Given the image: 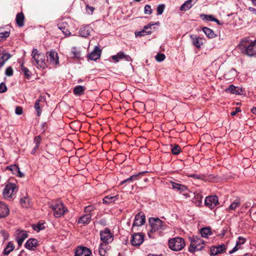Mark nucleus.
<instances>
[{"mask_svg":"<svg viewBox=\"0 0 256 256\" xmlns=\"http://www.w3.org/2000/svg\"><path fill=\"white\" fill-rule=\"evenodd\" d=\"M32 63L36 66L38 68L44 69L46 68L45 62V56L44 54L39 52L36 48L33 49L32 52Z\"/></svg>","mask_w":256,"mask_h":256,"instance_id":"1","label":"nucleus"},{"mask_svg":"<svg viewBox=\"0 0 256 256\" xmlns=\"http://www.w3.org/2000/svg\"><path fill=\"white\" fill-rule=\"evenodd\" d=\"M149 224L150 226V230L148 232V236L150 238H154V236L152 235V233L164 229V222L158 218H150Z\"/></svg>","mask_w":256,"mask_h":256,"instance_id":"2","label":"nucleus"},{"mask_svg":"<svg viewBox=\"0 0 256 256\" xmlns=\"http://www.w3.org/2000/svg\"><path fill=\"white\" fill-rule=\"evenodd\" d=\"M50 207L53 210L54 216L56 218H60L68 211V209L64 206L62 202L59 200L52 202L50 205Z\"/></svg>","mask_w":256,"mask_h":256,"instance_id":"3","label":"nucleus"},{"mask_svg":"<svg viewBox=\"0 0 256 256\" xmlns=\"http://www.w3.org/2000/svg\"><path fill=\"white\" fill-rule=\"evenodd\" d=\"M169 248L174 251H179L182 250L184 246V240L180 237H176L169 240Z\"/></svg>","mask_w":256,"mask_h":256,"instance_id":"4","label":"nucleus"},{"mask_svg":"<svg viewBox=\"0 0 256 256\" xmlns=\"http://www.w3.org/2000/svg\"><path fill=\"white\" fill-rule=\"evenodd\" d=\"M190 244L189 251L194 252L201 250L204 247V241L200 238L192 236L190 238Z\"/></svg>","mask_w":256,"mask_h":256,"instance_id":"5","label":"nucleus"},{"mask_svg":"<svg viewBox=\"0 0 256 256\" xmlns=\"http://www.w3.org/2000/svg\"><path fill=\"white\" fill-rule=\"evenodd\" d=\"M17 190L16 184L10 182L6 186L3 190V196L6 199L13 198Z\"/></svg>","mask_w":256,"mask_h":256,"instance_id":"6","label":"nucleus"},{"mask_svg":"<svg viewBox=\"0 0 256 256\" xmlns=\"http://www.w3.org/2000/svg\"><path fill=\"white\" fill-rule=\"evenodd\" d=\"M100 240L104 244H110L114 240V234L108 228L100 231Z\"/></svg>","mask_w":256,"mask_h":256,"instance_id":"7","label":"nucleus"},{"mask_svg":"<svg viewBox=\"0 0 256 256\" xmlns=\"http://www.w3.org/2000/svg\"><path fill=\"white\" fill-rule=\"evenodd\" d=\"M242 50L244 53L250 56L256 55V39L251 41L248 46L244 45Z\"/></svg>","mask_w":256,"mask_h":256,"instance_id":"8","label":"nucleus"},{"mask_svg":"<svg viewBox=\"0 0 256 256\" xmlns=\"http://www.w3.org/2000/svg\"><path fill=\"white\" fill-rule=\"evenodd\" d=\"M204 204L210 209H213L219 204L218 197L216 196H208L205 198Z\"/></svg>","mask_w":256,"mask_h":256,"instance_id":"9","label":"nucleus"},{"mask_svg":"<svg viewBox=\"0 0 256 256\" xmlns=\"http://www.w3.org/2000/svg\"><path fill=\"white\" fill-rule=\"evenodd\" d=\"M47 61L52 66H56L59 64L58 57L57 52L54 50L48 52L46 54Z\"/></svg>","mask_w":256,"mask_h":256,"instance_id":"10","label":"nucleus"},{"mask_svg":"<svg viewBox=\"0 0 256 256\" xmlns=\"http://www.w3.org/2000/svg\"><path fill=\"white\" fill-rule=\"evenodd\" d=\"M144 240V236L142 233H136L132 237L131 244L134 246H138Z\"/></svg>","mask_w":256,"mask_h":256,"instance_id":"11","label":"nucleus"},{"mask_svg":"<svg viewBox=\"0 0 256 256\" xmlns=\"http://www.w3.org/2000/svg\"><path fill=\"white\" fill-rule=\"evenodd\" d=\"M74 256H92V252L86 247H78L75 252Z\"/></svg>","mask_w":256,"mask_h":256,"instance_id":"12","label":"nucleus"},{"mask_svg":"<svg viewBox=\"0 0 256 256\" xmlns=\"http://www.w3.org/2000/svg\"><path fill=\"white\" fill-rule=\"evenodd\" d=\"M146 217L144 214L140 212L135 216L132 226H140L145 222Z\"/></svg>","mask_w":256,"mask_h":256,"instance_id":"13","label":"nucleus"},{"mask_svg":"<svg viewBox=\"0 0 256 256\" xmlns=\"http://www.w3.org/2000/svg\"><path fill=\"white\" fill-rule=\"evenodd\" d=\"M101 53V50L98 46H96L93 51L88 56V58L92 60H96L100 58Z\"/></svg>","mask_w":256,"mask_h":256,"instance_id":"14","label":"nucleus"},{"mask_svg":"<svg viewBox=\"0 0 256 256\" xmlns=\"http://www.w3.org/2000/svg\"><path fill=\"white\" fill-rule=\"evenodd\" d=\"M112 59L115 62H118L122 59H124L127 62H130L132 60V58L130 56L124 54L122 52H120L112 56Z\"/></svg>","mask_w":256,"mask_h":256,"instance_id":"15","label":"nucleus"},{"mask_svg":"<svg viewBox=\"0 0 256 256\" xmlns=\"http://www.w3.org/2000/svg\"><path fill=\"white\" fill-rule=\"evenodd\" d=\"M226 250V246L224 244H221L217 246H212L210 249V252L212 255H217L224 253Z\"/></svg>","mask_w":256,"mask_h":256,"instance_id":"16","label":"nucleus"},{"mask_svg":"<svg viewBox=\"0 0 256 256\" xmlns=\"http://www.w3.org/2000/svg\"><path fill=\"white\" fill-rule=\"evenodd\" d=\"M153 25V24H149L145 26L141 31L135 32L136 36H142L150 34L152 33L151 28Z\"/></svg>","mask_w":256,"mask_h":256,"instance_id":"17","label":"nucleus"},{"mask_svg":"<svg viewBox=\"0 0 256 256\" xmlns=\"http://www.w3.org/2000/svg\"><path fill=\"white\" fill-rule=\"evenodd\" d=\"M9 212L8 206L4 202L0 201V218H6L8 216Z\"/></svg>","mask_w":256,"mask_h":256,"instance_id":"18","label":"nucleus"},{"mask_svg":"<svg viewBox=\"0 0 256 256\" xmlns=\"http://www.w3.org/2000/svg\"><path fill=\"white\" fill-rule=\"evenodd\" d=\"M38 246V240L35 238H30L26 242L25 247L30 250H35Z\"/></svg>","mask_w":256,"mask_h":256,"instance_id":"19","label":"nucleus"},{"mask_svg":"<svg viewBox=\"0 0 256 256\" xmlns=\"http://www.w3.org/2000/svg\"><path fill=\"white\" fill-rule=\"evenodd\" d=\"M92 30V28L89 26H84L80 28L79 34L82 37L87 38L90 35Z\"/></svg>","mask_w":256,"mask_h":256,"instance_id":"20","label":"nucleus"},{"mask_svg":"<svg viewBox=\"0 0 256 256\" xmlns=\"http://www.w3.org/2000/svg\"><path fill=\"white\" fill-rule=\"evenodd\" d=\"M225 92L236 94H242V88L230 85L225 90Z\"/></svg>","mask_w":256,"mask_h":256,"instance_id":"21","label":"nucleus"},{"mask_svg":"<svg viewBox=\"0 0 256 256\" xmlns=\"http://www.w3.org/2000/svg\"><path fill=\"white\" fill-rule=\"evenodd\" d=\"M28 235L26 231L21 230L17 234L16 240L18 242V246L22 244L24 240L28 237Z\"/></svg>","mask_w":256,"mask_h":256,"instance_id":"22","label":"nucleus"},{"mask_svg":"<svg viewBox=\"0 0 256 256\" xmlns=\"http://www.w3.org/2000/svg\"><path fill=\"white\" fill-rule=\"evenodd\" d=\"M20 202L21 206L24 208H30L32 204L30 198L27 196L22 197Z\"/></svg>","mask_w":256,"mask_h":256,"instance_id":"23","label":"nucleus"},{"mask_svg":"<svg viewBox=\"0 0 256 256\" xmlns=\"http://www.w3.org/2000/svg\"><path fill=\"white\" fill-rule=\"evenodd\" d=\"M170 186L172 188L180 192H184L188 190V188L184 185L181 184L174 182H170Z\"/></svg>","mask_w":256,"mask_h":256,"instance_id":"24","label":"nucleus"},{"mask_svg":"<svg viewBox=\"0 0 256 256\" xmlns=\"http://www.w3.org/2000/svg\"><path fill=\"white\" fill-rule=\"evenodd\" d=\"M108 244L101 243L98 246L99 254L100 256H106V253L109 250Z\"/></svg>","mask_w":256,"mask_h":256,"instance_id":"25","label":"nucleus"},{"mask_svg":"<svg viewBox=\"0 0 256 256\" xmlns=\"http://www.w3.org/2000/svg\"><path fill=\"white\" fill-rule=\"evenodd\" d=\"M118 198V195L114 196H107L104 198L103 202L106 204H110L114 202Z\"/></svg>","mask_w":256,"mask_h":256,"instance_id":"26","label":"nucleus"},{"mask_svg":"<svg viewBox=\"0 0 256 256\" xmlns=\"http://www.w3.org/2000/svg\"><path fill=\"white\" fill-rule=\"evenodd\" d=\"M92 218L91 214H87L80 218L78 223L86 224L90 222Z\"/></svg>","mask_w":256,"mask_h":256,"instance_id":"27","label":"nucleus"},{"mask_svg":"<svg viewBox=\"0 0 256 256\" xmlns=\"http://www.w3.org/2000/svg\"><path fill=\"white\" fill-rule=\"evenodd\" d=\"M24 15L22 12L18 13L16 16V20L18 26L22 27L24 26Z\"/></svg>","mask_w":256,"mask_h":256,"instance_id":"28","label":"nucleus"},{"mask_svg":"<svg viewBox=\"0 0 256 256\" xmlns=\"http://www.w3.org/2000/svg\"><path fill=\"white\" fill-rule=\"evenodd\" d=\"M85 88L82 86H78L74 88L73 92L76 96H80L84 93Z\"/></svg>","mask_w":256,"mask_h":256,"instance_id":"29","label":"nucleus"},{"mask_svg":"<svg viewBox=\"0 0 256 256\" xmlns=\"http://www.w3.org/2000/svg\"><path fill=\"white\" fill-rule=\"evenodd\" d=\"M192 6L191 0H188L181 6L180 10L182 11H186L190 9Z\"/></svg>","mask_w":256,"mask_h":256,"instance_id":"30","label":"nucleus"},{"mask_svg":"<svg viewBox=\"0 0 256 256\" xmlns=\"http://www.w3.org/2000/svg\"><path fill=\"white\" fill-rule=\"evenodd\" d=\"M240 206V200L239 198L235 199L229 206L228 210H235L237 208Z\"/></svg>","mask_w":256,"mask_h":256,"instance_id":"31","label":"nucleus"},{"mask_svg":"<svg viewBox=\"0 0 256 256\" xmlns=\"http://www.w3.org/2000/svg\"><path fill=\"white\" fill-rule=\"evenodd\" d=\"M14 248V246L11 242H9L3 252L4 256H8Z\"/></svg>","mask_w":256,"mask_h":256,"instance_id":"32","label":"nucleus"},{"mask_svg":"<svg viewBox=\"0 0 256 256\" xmlns=\"http://www.w3.org/2000/svg\"><path fill=\"white\" fill-rule=\"evenodd\" d=\"M202 31L206 34V35L209 38H214L216 36V34L213 32V30L207 27L203 28Z\"/></svg>","mask_w":256,"mask_h":256,"instance_id":"33","label":"nucleus"},{"mask_svg":"<svg viewBox=\"0 0 256 256\" xmlns=\"http://www.w3.org/2000/svg\"><path fill=\"white\" fill-rule=\"evenodd\" d=\"M70 56L72 58H79L80 56V52L76 48L74 47L72 49Z\"/></svg>","mask_w":256,"mask_h":256,"instance_id":"34","label":"nucleus"},{"mask_svg":"<svg viewBox=\"0 0 256 256\" xmlns=\"http://www.w3.org/2000/svg\"><path fill=\"white\" fill-rule=\"evenodd\" d=\"M192 44L198 48H200L201 45L202 44V38L198 37L192 38Z\"/></svg>","mask_w":256,"mask_h":256,"instance_id":"35","label":"nucleus"},{"mask_svg":"<svg viewBox=\"0 0 256 256\" xmlns=\"http://www.w3.org/2000/svg\"><path fill=\"white\" fill-rule=\"evenodd\" d=\"M210 230L208 228H204L200 230V234L203 238H207L208 235L210 234Z\"/></svg>","mask_w":256,"mask_h":256,"instance_id":"36","label":"nucleus"},{"mask_svg":"<svg viewBox=\"0 0 256 256\" xmlns=\"http://www.w3.org/2000/svg\"><path fill=\"white\" fill-rule=\"evenodd\" d=\"M7 168L10 170L14 174L20 172V168L16 164L9 166H7Z\"/></svg>","mask_w":256,"mask_h":256,"instance_id":"37","label":"nucleus"},{"mask_svg":"<svg viewBox=\"0 0 256 256\" xmlns=\"http://www.w3.org/2000/svg\"><path fill=\"white\" fill-rule=\"evenodd\" d=\"M21 70L24 72L26 76L29 78L30 77L31 72L25 66H24V64H20Z\"/></svg>","mask_w":256,"mask_h":256,"instance_id":"38","label":"nucleus"},{"mask_svg":"<svg viewBox=\"0 0 256 256\" xmlns=\"http://www.w3.org/2000/svg\"><path fill=\"white\" fill-rule=\"evenodd\" d=\"M194 202H196L195 200H196L198 203L201 202L203 198L202 195L200 193L198 192H196L194 193Z\"/></svg>","mask_w":256,"mask_h":256,"instance_id":"39","label":"nucleus"},{"mask_svg":"<svg viewBox=\"0 0 256 256\" xmlns=\"http://www.w3.org/2000/svg\"><path fill=\"white\" fill-rule=\"evenodd\" d=\"M180 148L178 144L175 145L173 148L171 149L172 153L174 155L178 154L180 152Z\"/></svg>","mask_w":256,"mask_h":256,"instance_id":"40","label":"nucleus"},{"mask_svg":"<svg viewBox=\"0 0 256 256\" xmlns=\"http://www.w3.org/2000/svg\"><path fill=\"white\" fill-rule=\"evenodd\" d=\"M188 176L197 180H204L205 178V176L204 174H190L188 175Z\"/></svg>","mask_w":256,"mask_h":256,"instance_id":"41","label":"nucleus"},{"mask_svg":"<svg viewBox=\"0 0 256 256\" xmlns=\"http://www.w3.org/2000/svg\"><path fill=\"white\" fill-rule=\"evenodd\" d=\"M200 17L202 19L205 21L213 22L214 18L211 15H207L204 14H200Z\"/></svg>","mask_w":256,"mask_h":256,"instance_id":"42","label":"nucleus"},{"mask_svg":"<svg viewBox=\"0 0 256 256\" xmlns=\"http://www.w3.org/2000/svg\"><path fill=\"white\" fill-rule=\"evenodd\" d=\"M58 28L62 31L66 36H68L70 34V32L64 26H62V24H58Z\"/></svg>","mask_w":256,"mask_h":256,"instance_id":"43","label":"nucleus"},{"mask_svg":"<svg viewBox=\"0 0 256 256\" xmlns=\"http://www.w3.org/2000/svg\"><path fill=\"white\" fill-rule=\"evenodd\" d=\"M40 100H36V102L34 104V108L37 112V114L38 116H40V114H41V110L40 108Z\"/></svg>","mask_w":256,"mask_h":256,"instance_id":"44","label":"nucleus"},{"mask_svg":"<svg viewBox=\"0 0 256 256\" xmlns=\"http://www.w3.org/2000/svg\"><path fill=\"white\" fill-rule=\"evenodd\" d=\"M155 58L156 61L162 62L166 58V56L163 54H158L155 56Z\"/></svg>","mask_w":256,"mask_h":256,"instance_id":"45","label":"nucleus"},{"mask_svg":"<svg viewBox=\"0 0 256 256\" xmlns=\"http://www.w3.org/2000/svg\"><path fill=\"white\" fill-rule=\"evenodd\" d=\"M44 226L43 224H38L36 225L33 226V229L36 232H39L40 230L44 229Z\"/></svg>","mask_w":256,"mask_h":256,"instance_id":"46","label":"nucleus"},{"mask_svg":"<svg viewBox=\"0 0 256 256\" xmlns=\"http://www.w3.org/2000/svg\"><path fill=\"white\" fill-rule=\"evenodd\" d=\"M164 4L158 5L157 8L158 15L162 14L164 12Z\"/></svg>","mask_w":256,"mask_h":256,"instance_id":"47","label":"nucleus"},{"mask_svg":"<svg viewBox=\"0 0 256 256\" xmlns=\"http://www.w3.org/2000/svg\"><path fill=\"white\" fill-rule=\"evenodd\" d=\"M5 74L8 76H11L13 74V70L11 66L8 67L5 72Z\"/></svg>","mask_w":256,"mask_h":256,"instance_id":"48","label":"nucleus"},{"mask_svg":"<svg viewBox=\"0 0 256 256\" xmlns=\"http://www.w3.org/2000/svg\"><path fill=\"white\" fill-rule=\"evenodd\" d=\"M246 242V239L244 238L239 236L238 238V240L236 242L238 244H239L240 246L242 244H244Z\"/></svg>","mask_w":256,"mask_h":256,"instance_id":"49","label":"nucleus"},{"mask_svg":"<svg viewBox=\"0 0 256 256\" xmlns=\"http://www.w3.org/2000/svg\"><path fill=\"white\" fill-rule=\"evenodd\" d=\"M152 12L151 6L149 5H146L144 7V13L146 14H150Z\"/></svg>","mask_w":256,"mask_h":256,"instance_id":"50","label":"nucleus"},{"mask_svg":"<svg viewBox=\"0 0 256 256\" xmlns=\"http://www.w3.org/2000/svg\"><path fill=\"white\" fill-rule=\"evenodd\" d=\"M7 90V87L6 85L4 83L2 82L0 84V93H4Z\"/></svg>","mask_w":256,"mask_h":256,"instance_id":"51","label":"nucleus"},{"mask_svg":"<svg viewBox=\"0 0 256 256\" xmlns=\"http://www.w3.org/2000/svg\"><path fill=\"white\" fill-rule=\"evenodd\" d=\"M240 248H241V246L239 244H238L237 243H236V244L234 246V248L229 252V254H232L235 252H236Z\"/></svg>","mask_w":256,"mask_h":256,"instance_id":"52","label":"nucleus"},{"mask_svg":"<svg viewBox=\"0 0 256 256\" xmlns=\"http://www.w3.org/2000/svg\"><path fill=\"white\" fill-rule=\"evenodd\" d=\"M144 172H140L138 174H134V175H132V176H130V178L132 179V180L133 181L134 180H139L140 178V175H142V174H143Z\"/></svg>","mask_w":256,"mask_h":256,"instance_id":"53","label":"nucleus"},{"mask_svg":"<svg viewBox=\"0 0 256 256\" xmlns=\"http://www.w3.org/2000/svg\"><path fill=\"white\" fill-rule=\"evenodd\" d=\"M41 142V138L40 136H36L35 137L34 139V143L36 144L35 146H38V147L40 146V144Z\"/></svg>","mask_w":256,"mask_h":256,"instance_id":"54","label":"nucleus"},{"mask_svg":"<svg viewBox=\"0 0 256 256\" xmlns=\"http://www.w3.org/2000/svg\"><path fill=\"white\" fill-rule=\"evenodd\" d=\"M10 57L11 55L10 54L5 53L3 54L0 58H2L6 62Z\"/></svg>","mask_w":256,"mask_h":256,"instance_id":"55","label":"nucleus"},{"mask_svg":"<svg viewBox=\"0 0 256 256\" xmlns=\"http://www.w3.org/2000/svg\"><path fill=\"white\" fill-rule=\"evenodd\" d=\"M94 210V206H88L85 208L84 211L88 214H90V212Z\"/></svg>","mask_w":256,"mask_h":256,"instance_id":"56","label":"nucleus"},{"mask_svg":"<svg viewBox=\"0 0 256 256\" xmlns=\"http://www.w3.org/2000/svg\"><path fill=\"white\" fill-rule=\"evenodd\" d=\"M15 112L16 114L20 115L22 113V109L20 106H18L16 108Z\"/></svg>","mask_w":256,"mask_h":256,"instance_id":"57","label":"nucleus"},{"mask_svg":"<svg viewBox=\"0 0 256 256\" xmlns=\"http://www.w3.org/2000/svg\"><path fill=\"white\" fill-rule=\"evenodd\" d=\"M86 12H88V13L90 14H92V12H94V7L86 6Z\"/></svg>","mask_w":256,"mask_h":256,"instance_id":"58","label":"nucleus"},{"mask_svg":"<svg viewBox=\"0 0 256 256\" xmlns=\"http://www.w3.org/2000/svg\"><path fill=\"white\" fill-rule=\"evenodd\" d=\"M132 182V179L130 178H128L124 180L123 181H122L120 184L122 185V184H124L126 183V182H128V183H130Z\"/></svg>","mask_w":256,"mask_h":256,"instance_id":"59","label":"nucleus"},{"mask_svg":"<svg viewBox=\"0 0 256 256\" xmlns=\"http://www.w3.org/2000/svg\"><path fill=\"white\" fill-rule=\"evenodd\" d=\"M10 36V32H6L5 34V36H0V42H4L6 40L7 38H8Z\"/></svg>","mask_w":256,"mask_h":256,"instance_id":"60","label":"nucleus"},{"mask_svg":"<svg viewBox=\"0 0 256 256\" xmlns=\"http://www.w3.org/2000/svg\"><path fill=\"white\" fill-rule=\"evenodd\" d=\"M241 111L240 108H236V110L232 112L230 114L232 116H235L237 113L240 112Z\"/></svg>","mask_w":256,"mask_h":256,"instance_id":"61","label":"nucleus"},{"mask_svg":"<svg viewBox=\"0 0 256 256\" xmlns=\"http://www.w3.org/2000/svg\"><path fill=\"white\" fill-rule=\"evenodd\" d=\"M229 72L232 74L234 76H236V71L235 69L232 68L230 71Z\"/></svg>","mask_w":256,"mask_h":256,"instance_id":"62","label":"nucleus"},{"mask_svg":"<svg viewBox=\"0 0 256 256\" xmlns=\"http://www.w3.org/2000/svg\"><path fill=\"white\" fill-rule=\"evenodd\" d=\"M38 148V146H35L32 150L31 154H34Z\"/></svg>","mask_w":256,"mask_h":256,"instance_id":"63","label":"nucleus"},{"mask_svg":"<svg viewBox=\"0 0 256 256\" xmlns=\"http://www.w3.org/2000/svg\"><path fill=\"white\" fill-rule=\"evenodd\" d=\"M251 112L252 114H256V107H253L251 109Z\"/></svg>","mask_w":256,"mask_h":256,"instance_id":"64","label":"nucleus"}]
</instances>
